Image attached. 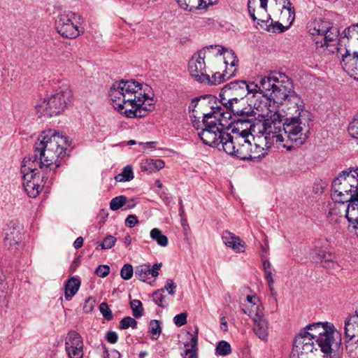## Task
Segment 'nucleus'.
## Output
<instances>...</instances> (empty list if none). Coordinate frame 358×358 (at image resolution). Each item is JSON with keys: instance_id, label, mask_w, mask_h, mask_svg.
Listing matches in <instances>:
<instances>
[{"instance_id": "obj_1", "label": "nucleus", "mask_w": 358, "mask_h": 358, "mask_svg": "<svg viewBox=\"0 0 358 358\" xmlns=\"http://www.w3.org/2000/svg\"><path fill=\"white\" fill-rule=\"evenodd\" d=\"M67 138L53 129L43 131L34 145V156L24 157L21 165L23 186L29 197L36 198L49 187L56 170L68 157Z\"/></svg>"}, {"instance_id": "obj_2", "label": "nucleus", "mask_w": 358, "mask_h": 358, "mask_svg": "<svg viewBox=\"0 0 358 358\" xmlns=\"http://www.w3.org/2000/svg\"><path fill=\"white\" fill-rule=\"evenodd\" d=\"M215 116H207L203 123L195 122L194 127L198 131V136L206 145L222 149L229 155L234 156L242 160L251 158L250 138L252 135L249 130L252 127H234L231 133L225 131L226 118L230 117L229 113H224L220 108H215Z\"/></svg>"}, {"instance_id": "obj_3", "label": "nucleus", "mask_w": 358, "mask_h": 358, "mask_svg": "<svg viewBox=\"0 0 358 358\" xmlns=\"http://www.w3.org/2000/svg\"><path fill=\"white\" fill-rule=\"evenodd\" d=\"M284 116L275 113L269 119L264 120L259 130V136H262L266 141L274 143L291 150L292 143L299 146L304 143L310 131V117L296 115Z\"/></svg>"}, {"instance_id": "obj_4", "label": "nucleus", "mask_w": 358, "mask_h": 358, "mask_svg": "<svg viewBox=\"0 0 358 358\" xmlns=\"http://www.w3.org/2000/svg\"><path fill=\"white\" fill-rule=\"evenodd\" d=\"M150 88L134 80L115 82L110 88L113 107L126 117H143L155 108L152 97L147 93Z\"/></svg>"}, {"instance_id": "obj_5", "label": "nucleus", "mask_w": 358, "mask_h": 358, "mask_svg": "<svg viewBox=\"0 0 358 358\" xmlns=\"http://www.w3.org/2000/svg\"><path fill=\"white\" fill-rule=\"evenodd\" d=\"M263 94L270 101L285 105L286 115H296L309 117L301 97L292 90L291 80L282 73H272L261 78Z\"/></svg>"}, {"instance_id": "obj_6", "label": "nucleus", "mask_w": 358, "mask_h": 358, "mask_svg": "<svg viewBox=\"0 0 358 358\" xmlns=\"http://www.w3.org/2000/svg\"><path fill=\"white\" fill-rule=\"evenodd\" d=\"M331 196L340 205L349 202L345 217L358 230V167L339 173L332 182Z\"/></svg>"}, {"instance_id": "obj_7", "label": "nucleus", "mask_w": 358, "mask_h": 358, "mask_svg": "<svg viewBox=\"0 0 358 358\" xmlns=\"http://www.w3.org/2000/svg\"><path fill=\"white\" fill-rule=\"evenodd\" d=\"M221 103L222 106H210V111L207 113H202V122L194 120L193 124L195 122L203 123L207 116H215L216 114H214V112L215 111V108H220L224 113H229L230 115V117L229 118H226L225 120L224 121V122H226L224 129H229L228 127L230 125L231 122H228L231 118L232 114L238 116V119L234 120V127L252 126V122L255 119V112L249 106H245L246 101L245 99H240V101H236V99H234L229 101V102H221ZM215 117L217 118L216 117Z\"/></svg>"}, {"instance_id": "obj_8", "label": "nucleus", "mask_w": 358, "mask_h": 358, "mask_svg": "<svg viewBox=\"0 0 358 358\" xmlns=\"http://www.w3.org/2000/svg\"><path fill=\"white\" fill-rule=\"evenodd\" d=\"M306 29L315 42L319 53H324L329 43L335 41L339 36L338 28L328 20L321 18L310 20L307 23Z\"/></svg>"}, {"instance_id": "obj_9", "label": "nucleus", "mask_w": 358, "mask_h": 358, "mask_svg": "<svg viewBox=\"0 0 358 358\" xmlns=\"http://www.w3.org/2000/svg\"><path fill=\"white\" fill-rule=\"evenodd\" d=\"M71 95V90L66 87L50 97L40 101L35 106L38 117H50L59 114L67 106Z\"/></svg>"}, {"instance_id": "obj_10", "label": "nucleus", "mask_w": 358, "mask_h": 358, "mask_svg": "<svg viewBox=\"0 0 358 358\" xmlns=\"http://www.w3.org/2000/svg\"><path fill=\"white\" fill-rule=\"evenodd\" d=\"M55 28L62 37L76 38L83 32L81 27V16L72 11H64L56 18Z\"/></svg>"}, {"instance_id": "obj_11", "label": "nucleus", "mask_w": 358, "mask_h": 358, "mask_svg": "<svg viewBox=\"0 0 358 358\" xmlns=\"http://www.w3.org/2000/svg\"><path fill=\"white\" fill-rule=\"evenodd\" d=\"M215 48L217 54L222 55L224 48L220 45H210L206 49L199 51L194 54L188 63V69L190 76L197 82L203 83L205 80H208V74L206 73L205 57L207 50Z\"/></svg>"}, {"instance_id": "obj_12", "label": "nucleus", "mask_w": 358, "mask_h": 358, "mask_svg": "<svg viewBox=\"0 0 358 358\" xmlns=\"http://www.w3.org/2000/svg\"><path fill=\"white\" fill-rule=\"evenodd\" d=\"M320 354L314 345V341L308 336H303L300 332L296 336L292 350V358H317Z\"/></svg>"}, {"instance_id": "obj_13", "label": "nucleus", "mask_w": 358, "mask_h": 358, "mask_svg": "<svg viewBox=\"0 0 358 358\" xmlns=\"http://www.w3.org/2000/svg\"><path fill=\"white\" fill-rule=\"evenodd\" d=\"M246 82L236 80L225 85L220 92L221 102L243 99L247 96Z\"/></svg>"}, {"instance_id": "obj_14", "label": "nucleus", "mask_w": 358, "mask_h": 358, "mask_svg": "<svg viewBox=\"0 0 358 358\" xmlns=\"http://www.w3.org/2000/svg\"><path fill=\"white\" fill-rule=\"evenodd\" d=\"M288 4H291L289 0ZM268 0H248V10L252 20L263 27L261 23L268 22L271 17L267 13Z\"/></svg>"}, {"instance_id": "obj_15", "label": "nucleus", "mask_w": 358, "mask_h": 358, "mask_svg": "<svg viewBox=\"0 0 358 358\" xmlns=\"http://www.w3.org/2000/svg\"><path fill=\"white\" fill-rule=\"evenodd\" d=\"M65 349L69 358H83V342L78 332L75 331L69 332L66 338Z\"/></svg>"}, {"instance_id": "obj_16", "label": "nucleus", "mask_w": 358, "mask_h": 358, "mask_svg": "<svg viewBox=\"0 0 358 358\" xmlns=\"http://www.w3.org/2000/svg\"><path fill=\"white\" fill-rule=\"evenodd\" d=\"M341 64L343 69L352 78L358 80V52H350L345 50V52L342 55Z\"/></svg>"}, {"instance_id": "obj_17", "label": "nucleus", "mask_w": 358, "mask_h": 358, "mask_svg": "<svg viewBox=\"0 0 358 358\" xmlns=\"http://www.w3.org/2000/svg\"><path fill=\"white\" fill-rule=\"evenodd\" d=\"M254 322L253 331L257 336L262 341H266L268 336L269 324L264 311L249 316Z\"/></svg>"}, {"instance_id": "obj_18", "label": "nucleus", "mask_w": 358, "mask_h": 358, "mask_svg": "<svg viewBox=\"0 0 358 358\" xmlns=\"http://www.w3.org/2000/svg\"><path fill=\"white\" fill-rule=\"evenodd\" d=\"M252 140L255 141V143L253 145H251V158L248 160L261 159L267 155L272 145L271 142L268 143L265 138H262V136H259L258 135H257L256 138L252 137Z\"/></svg>"}, {"instance_id": "obj_19", "label": "nucleus", "mask_w": 358, "mask_h": 358, "mask_svg": "<svg viewBox=\"0 0 358 358\" xmlns=\"http://www.w3.org/2000/svg\"><path fill=\"white\" fill-rule=\"evenodd\" d=\"M223 243L236 253L244 252L245 243L241 238L229 231H224L222 234Z\"/></svg>"}, {"instance_id": "obj_20", "label": "nucleus", "mask_w": 358, "mask_h": 358, "mask_svg": "<svg viewBox=\"0 0 358 358\" xmlns=\"http://www.w3.org/2000/svg\"><path fill=\"white\" fill-rule=\"evenodd\" d=\"M331 327L333 324L329 322H317L307 325L300 333L305 336H308L314 341L318 336L325 334Z\"/></svg>"}, {"instance_id": "obj_21", "label": "nucleus", "mask_w": 358, "mask_h": 358, "mask_svg": "<svg viewBox=\"0 0 358 358\" xmlns=\"http://www.w3.org/2000/svg\"><path fill=\"white\" fill-rule=\"evenodd\" d=\"M213 103H216V98L212 95H205L193 99L189 106V112H192V116L194 117L192 122H193L194 120H197L194 115V113L196 112L195 109L197 106L200 108L205 107H209L210 108V106H213ZM198 121L201 122L199 120H198Z\"/></svg>"}, {"instance_id": "obj_22", "label": "nucleus", "mask_w": 358, "mask_h": 358, "mask_svg": "<svg viewBox=\"0 0 358 358\" xmlns=\"http://www.w3.org/2000/svg\"><path fill=\"white\" fill-rule=\"evenodd\" d=\"M344 330L347 339L358 338V307L354 315H350L345 319Z\"/></svg>"}, {"instance_id": "obj_23", "label": "nucleus", "mask_w": 358, "mask_h": 358, "mask_svg": "<svg viewBox=\"0 0 358 358\" xmlns=\"http://www.w3.org/2000/svg\"><path fill=\"white\" fill-rule=\"evenodd\" d=\"M334 327L330 328L325 334L318 336V338L315 340L317 345L320 348V351L328 357L332 350V345L334 342Z\"/></svg>"}, {"instance_id": "obj_24", "label": "nucleus", "mask_w": 358, "mask_h": 358, "mask_svg": "<svg viewBox=\"0 0 358 358\" xmlns=\"http://www.w3.org/2000/svg\"><path fill=\"white\" fill-rule=\"evenodd\" d=\"M218 0H176L179 6L184 10H192L193 8L198 9L206 8L208 6H213Z\"/></svg>"}, {"instance_id": "obj_25", "label": "nucleus", "mask_w": 358, "mask_h": 358, "mask_svg": "<svg viewBox=\"0 0 358 358\" xmlns=\"http://www.w3.org/2000/svg\"><path fill=\"white\" fill-rule=\"evenodd\" d=\"M246 299L249 305L248 307L243 308L242 310L248 316H252V315H255V313L262 312L264 310V308L260 303V300L256 295H248L247 296Z\"/></svg>"}, {"instance_id": "obj_26", "label": "nucleus", "mask_w": 358, "mask_h": 358, "mask_svg": "<svg viewBox=\"0 0 358 358\" xmlns=\"http://www.w3.org/2000/svg\"><path fill=\"white\" fill-rule=\"evenodd\" d=\"M80 284L81 282L80 279L75 276L71 277L66 281L64 287V294L67 301L71 300V298L76 294L80 287Z\"/></svg>"}, {"instance_id": "obj_27", "label": "nucleus", "mask_w": 358, "mask_h": 358, "mask_svg": "<svg viewBox=\"0 0 358 358\" xmlns=\"http://www.w3.org/2000/svg\"><path fill=\"white\" fill-rule=\"evenodd\" d=\"M198 336L197 335L192 336L189 341L184 343L185 350L184 351L185 358H198Z\"/></svg>"}, {"instance_id": "obj_28", "label": "nucleus", "mask_w": 358, "mask_h": 358, "mask_svg": "<svg viewBox=\"0 0 358 358\" xmlns=\"http://www.w3.org/2000/svg\"><path fill=\"white\" fill-rule=\"evenodd\" d=\"M6 244L14 247L22 241V234L16 228H9L5 234Z\"/></svg>"}, {"instance_id": "obj_29", "label": "nucleus", "mask_w": 358, "mask_h": 358, "mask_svg": "<svg viewBox=\"0 0 358 358\" xmlns=\"http://www.w3.org/2000/svg\"><path fill=\"white\" fill-rule=\"evenodd\" d=\"M235 71L236 69H234L230 73L227 72V70L224 71V72L222 73L216 72L212 76L211 78L209 76V75H208V80H205L203 83H206L211 85H219L233 76L234 75Z\"/></svg>"}, {"instance_id": "obj_30", "label": "nucleus", "mask_w": 358, "mask_h": 358, "mask_svg": "<svg viewBox=\"0 0 358 358\" xmlns=\"http://www.w3.org/2000/svg\"><path fill=\"white\" fill-rule=\"evenodd\" d=\"M291 5L287 3V6H283L280 16V20L289 27L295 18L294 9L293 7H290Z\"/></svg>"}, {"instance_id": "obj_31", "label": "nucleus", "mask_w": 358, "mask_h": 358, "mask_svg": "<svg viewBox=\"0 0 358 358\" xmlns=\"http://www.w3.org/2000/svg\"><path fill=\"white\" fill-rule=\"evenodd\" d=\"M271 23L268 24V22L261 23L263 24V27L267 31L272 33H282L287 30L289 27H287L282 22H280L279 21L273 22L272 19L270 20Z\"/></svg>"}, {"instance_id": "obj_32", "label": "nucleus", "mask_w": 358, "mask_h": 358, "mask_svg": "<svg viewBox=\"0 0 358 358\" xmlns=\"http://www.w3.org/2000/svg\"><path fill=\"white\" fill-rule=\"evenodd\" d=\"M150 238L159 246L166 247L168 245L169 240L167 236L162 234V231L158 228H154L150 231Z\"/></svg>"}, {"instance_id": "obj_33", "label": "nucleus", "mask_w": 358, "mask_h": 358, "mask_svg": "<svg viewBox=\"0 0 358 358\" xmlns=\"http://www.w3.org/2000/svg\"><path fill=\"white\" fill-rule=\"evenodd\" d=\"M345 350L349 358H357L358 355V338L347 339L345 341Z\"/></svg>"}, {"instance_id": "obj_34", "label": "nucleus", "mask_w": 358, "mask_h": 358, "mask_svg": "<svg viewBox=\"0 0 358 358\" xmlns=\"http://www.w3.org/2000/svg\"><path fill=\"white\" fill-rule=\"evenodd\" d=\"M135 276L143 282H146L150 275V264H141L136 267Z\"/></svg>"}, {"instance_id": "obj_35", "label": "nucleus", "mask_w": 358, "mask_h": 358, "mask_svg": "<svg viewBox=\"0 0 358 358\" xmlns=\"http://www.w3.org/2000/svg\"><path fill=\"white\" fill-rule=\"evenodd\" d=\"M134 178L133 169L131 166H125L122 173L117 174L115 179L117 182H127L130 181Z\"/></svg>"}, {"instance_id": "obj_36", "label": "nucleus", "mask_w": 358, "mask_h": 358, "mask_svg": "<svg viewBox=\"0 0 358 358\" xmlns=\"http://www.w3.org/2000/svg\"><path fill=\"white\" fill-rule=\"evenodd\" d=\"M148 332L151 334L152 339L157 340L162 332L161 322L157 320H151L149 324Z\"/></svg>"}, {"instance_id": "obj_37", "label": "nucleus", "mask_w": 358, "mask_h": 358, "mask_svg": "<svg viewBox=\"0 0 358 358\" xmlns=\"http://www.w3.org/2000/svg\"><path fill=\"white\" fill-rule=\"evenodd\" d=\"M231 348L230 344L225 341H220L215 348V353L220 356H227L231 354Z\"/></svg>"}, {"instance_id": "obj_38", "label": "nucleus", "mask_w": 358, "mask_h": 358, "mask_svg": "<svg viewBox=\"0 0 358 358\" xmlns=\"http://www.w3.org/2000/svg\"><path fill=\"white\" fill-rule=\"evenodd\" d=\"M127 199L125 196L121 195L114 197L110 202V208L113 211L117 210L123 207L127 203Z\"/></svg>"}, {"instance_id": "obj_39", "label": "nucleus", "mask_w": 358, "mask_h": 358, "mask_svg": "<svg viewBox=\"0 0 358 358\" xmlns=\"http://www.w3.org/2000/svg\"><path fill=\"white\" fill-rule=\"evenodd\" d=\"M130 306L134 317L139 318L143 315V308L141 301L134 299L130 301Z\"/></svg>"}, {"instance_id": "obj_40", "label": "nucleus", "mask_w": 358, "mask_h": 358, "mask_svg": "<svg viewBox=\"0 0 358 358\" xmlns=\"http://www.w3.org/2000/svg\"><path fill=\"white\" fill-rule=\"evenodd\" d=\"M164 289H159L155 291L152 294L153 301L161 307H166L168 303L166 301V296L163 294Z\"/></svg>"}, {"instance_id": "obj_41", "label": "nucleus", "mask_w": 358, "mask_h": 358, "mask_svg": "<svg viewBox=\"0 0 358 358\" xmlns=\"http://www.w3.org/2000/svg\"><path fill=\"white\" fill-rule=\"evenodd\" d=\"M137 326V322L134 318L131 317L127 316L124 317L120 322V328L122 329H127L129 327L132 329H136Z\"/></svg>"}, {"instance_id": "obj_42", "label": "nucleus", "mask_w": 358, "mask_h": 358, "mask_svg": "<svg viewBox=\"0 0 358 358\" xmlns=\"http://www.w3.org/2000/svg\"><path fill=\"white\" fill-rule=\"evenodd\" d=\"M343 34L348 38H352L358 41V24H353L345 29Z\"/></svg>"}, {"instance_id": "obj_43", "label": "nucleus", "mask_w": 358, "mask_h": 358, "mask_svg": "<svg viewBox=\"0 0 358 358\" xmlns=\"http://www.w3.org/2000/svg\"><path fill=\"white\" fill-rule=\"evenodd\" d=\"M134 274V268L131 264H125L120 271V275L125 280H130Z\"/></svg>"}, {"instance_id": "obj_44", "label": "nucleus", "mask_w": 358, "mask_h": 358, "mask_svg": "<svg viewBox=\"0 0 358 358\" xmlns=\"http://www.w3.org/2000/svg\"><path fill=\"white\" fill-rule=\"evenodd\" d=\"M317 255L320 257L321 263H322L324 267L331 268L334 266V263L328 258L331 256L330 254H327L325 251L320 250Z\"/></svg>"}, {"instance_id": "obj_45", "label": "nucleus", "mask_w": 358, "mask_h": 358, "mask_svg": "<svg viewBox=\"0 0 358 358\" xmlns=\"http://www.w3.org/2000/svg\"><path fill=\"white\" fill-rule=\"evenodd\" d=\"M238 59L232 50L227 51V55L224 57V63L226 66L230 65L231 67L237 66Z\"/></svg>"}, {"instance_id": "obj_46", "label": "nucleus", "mask_w": 358, "mask_h": 358, "mask_svg": "<svg viewBox=\"0 0 358 358\" xmlns=\"http://www.w3.org/2000/svg\"><path fill=\"white\" fill-rule=\"evenodd\" d=\"M99 310L106 320H110L113 319V313L106 303L103 302L99 305Z\"/></svg>"}, {"instance_id": "obj_47", "label": "nucleus", "mask_w": 358, "mask_h": 358, "mask_svg": "<svg viewBox=\"0 0 358 358\" xmlns=\"http://www.w3.org/2000/svg\"><path fill=\"white\" fill-rule=\"evenodd\" d=\"M116 238L113 236H107L99 245L101 249H110L116 243Z\"/></svg>"}, {"instance_id": "obj_48", "label": "nucleus", "mask_w": 358, "mask_h": 358, "mask_svg": "<svg viewBox=\"0 0 358 358\" xmlns=\"http://www.w3.org/2000/svg\"><path fill=\"white\" fill-rule=\"evenodd\" d=\"M141 170L147 173H153V163L152 159L143 160L140 165Z\"/></svg>"}, {"instance_id": "obj_49", "label": "nucleus", "mask_w": 358, "mask_h": 358, "mask_svg": "<svg viewBox=\"0 0 358 358\" xmlns=\"http://www.w3.org/2000/svg\"><path fill=\"white\" fill-rule=\"evenodd\" d=\"M348 131L352 137L358 138V120H355L350 123Z\"/></svg>"}, {"instance_id": "obj_50", "label": "nucleus", "mask_w": 358, "mask_h": 358, "mask_svg": "<svg viewBox=\"0 0 358 358\" xmlns=\"http://www.w3.org/2000/svg\"><path fill=\"white\" fill-rule=\"evenodd\" d=\"M246 86H247V94H249V93H257L258 92H260L262 94H263L262 92V89L261 87V79L259 80V84H255L254 83H250L249 84H248L246 83Z\"/></svg>"}, {"instance_id": "obj_51", "label": "nucleus", "mask_w": 358, "mask_h": 358, "mask_svg": "<svg viewBox=\"0 0 358 358\" xmlns=\"http://www.w3.org/2000/svg\"><path fill=\"white\" fill-rule=\"evenodd\" d=\"M187 313H180L174 317L173 322L176 326L181 327L187 323Z\"/></svg>"}, {"instance_id": "obj_52", "label": "nucleus", "mask_w": 358, "mask_h": 358, "mask_svg": "<svg viewBox=\"0 0 358 358\" xmlns=\"http://www.w3.org/2000/svg\"><path fill=\"white\" fill-rule=\"evenodd\" d=\"M109 272L110 267L107 265H100L95 271L96 274L101 278H105L108 275Z\"/></svg>"}, {"instance_id": "obj_53", "label": "nucleus", "mask_w": 358, "mask_h": 358, "mask_svg": "<svg viewBox=\"0 0 358 358\" xmlns=\"http://www.w3.org/2000/svg\"><path fill=\"white\" fill-rule=\"evenodd\" d=\"M163 289H164V291L166 290L169 294L173 295L176 289V285L173 280L168 279Z\"/></svg>"}, {"instance_id": "obj_54", "label": "nucleus", "mask_w": 358, "mask_h": 358, "mask_svg": "<svg viewBox=\"0 0 358 358\" xmlns=\"http://www.w3.org/2000/svg\"><path fill=\"white\" fill-rule=\"evenodd\" d=\"M162 266V263H156L152 267L150 266V274L154 278L157 277Z\"/></svg>"}, {"instance_id": "obj_55", "label": "nucleus", "mask_w": 358, "mask_h": 358, "mask_svg": "<svg viewBox=\"0 0 358 358\" xmlns=\"http://www.w3.org/2000/svg\"><path fill=\"white\" fill-rule=\"evenodd\" d=\"M138 222V220L136 215H130L127 217V219L125 220V224L127 226L131 228V227H134V225L136 224H137Z\"/></svg>"}, {"instance_id": "obj_56", "label": "nucleus", "mask_w": 358, "mask_h": 358, "mask_svg": "<svg viewBox=\"0 0 358 358\" xmlns=\"http://www.w3.org/2000/svg\"><path fill=\"white\" fill-rule=\"evenodd\" d=\"M106 339L110 343H115L117 341L118 336L116 332L110 331L106 334Z\"/></svg>"}, {"instance_id": "obj_57", "label": "nucleus", "mask_w": 358, "mask_h": 358, "mask_svg": "<svg viewBox=\"0 0 358 358\" xmlns=\"http://www.w3.org/2000/svg\"><path fill=\"white\" fill-rule=\"evenodd\" d=\"M152 163H153L154 172L162 169L164 166V162L163 160H161V159H152Z\"/></svg>"}, {"instance_id": "obj_58", "label": "nucleus", "mask_w": 358, "mask_h": 358, "mask_svg": "<svg viewBox=\"0 0 358 358\" xmlns=\"http://www.w3.org/2000/svg\"><path fill=\"white\" fill-rule=\"evenodd\" d=\"M328 215L331 217L333 215L337 216L339 215V217H342V213L339 210H338L336 203L334 204V207H331L330 206L329 212H328Z\"/></svg>"}, {"instance_id": "obj_59", "label": "nucleus", "mask_w": 358, "mask_h": 358, "mask_svg": "<svg viewBox=\"0 0 358 358\" xmlns=\"http://www.w3.org/2000/svg\"><path fill=\"white\" fill-rule=\"evenodd\" d=\"M266 280L268 285H272L274 283V280L272 275V271H266L264 272Z\"/></svg>"}, {"instance_id": "obj_60", "label": "nucleus", "mask_w": 358, "mask_h": 358, "mask_svg": "<svg viewBox=\"0 0 358 358\" xmlns=\"http://www.w3.org/2000/svg\"><path fill=\"white\" fill-rule=\"evenodd\" d=\"M83 241L84 240L81 236L78 237L73 243L74 248L76 249L80 248L83 245Z\"/></svg>"}, {"instance_id": "obj_61", "label": "nucleus", "mask_w": 358, "mask_h": 358, "mask_svg": "<svg viewBox=\"0 0 358 358\" xmlns=\"http://www.w3.org/2000/svg\"><path fill=\"white\" fill-rule=\"evenodd\" d=\"M263 267L264 272L266 271H272V266L271 262L268 260L264 259L262 261Z\"/></svg>"}, {"instance_id": "obj_62", "label": "nucleus", "mask_w": 358, "mask_h": 358, "mask_svg": "<svg viewBox=\"0 0 358 358\" xmlns=\"http://www.w3.org/2000/svg\"><path fill=\"white\" fill-rule=\"evenodd\" d=\"M220 328L222 331H227L228 330V325H227V322L226 321V319L224 317H222L221 318V325H220Z\"/></svg>"}, {"instance_id": "obj_63", "label": "nucleus", "mask_w": 358, "mask_h": 358, "mask_svg": "<svg viewBox=\"0 0 358 358\" xmlns=\"http://www.w3.org/2000/svg\"><path fill=\"white\" fill-rule=\"evenodd\" d=\"M89 301H90V299H87L85 301V303L83 307L84 311L86 313L90 312L93 308L92 306H91V305L88 306Z\"/></svg>"}, {"instance_id": "obj_64", "label": "nucleus", "mask_w": 358, "mask_h": 358, "mask_svg": "<svg viewBox=\"0 0 358 358\" xmlns=\"http://www.w3.org/2000/svg\"><path fill=\"white\" fill-rule=\"evenodd\" d=\"M6 295L3 292H2L0 294V306H6Z\"/></svg>"}]
</instances>
